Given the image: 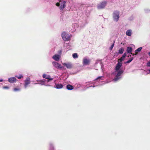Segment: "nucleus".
Listing matches in <instances>:
<instances>
[{"label":"nucleus","mask_w":150,"mask_h":150,"mask_svg":"<svg viewBox=\"0 0 150 150\" xmlns=\"http://www.w3.org/2000/svg\"><path fill=\"white\" fill-rule=\"evenodd\" d=\"M62 36L63 40L65 41L69 40L70 39V37L69 35H67L66 33L63 32L62 34Z\"/></svg>","instance_id":"obj_1"},{"label":"nucleus","mask_w":150,"mask_h":150,"mask_svg":"<svg viewBox=\"0 0 150 150\" xmlns=\"http://www.w3.org/2000/svg\"><path fill=\"white\" fill-rule=\"evenodd\" d=\"M113 18L115 21L117 22L119 18V12L117 11H115L113 13Z\"/></svg>","instance_id":"obj_2"},{"label":"nucleus","mask_w":150,"mask_h":150,"mask_svg":"<svg viewBox=\"0 0 150 150\" xmlns=\"http://www.w3.org/2000/svg\"><path fill=\"white\" fill-rule=\"evenodd\" d=\"M124 71L122 70H120L117 72L115 78L113 80L114 81H117L120 79V76L123 72Z\"/></svg>","instance_id":"obj_3"},{"label":"nucleus","mask_w":150,"mask_h":150,"mask_svg":"<svg viewBox=\"0 0 150 150\" xmlns=\"http://www.w3.org/2000/svg\"><path fill=\"white\" fill-rule=\"evenodd\" d=\"M52 64L57 69H60L62 68L61 65L57 62H53Z\"/></svg>","instance_id":"obj_4"},{"label":"nucleus","mask_w":150,"mask_h":150,"mask_svg":"<svg viewBox=\"0 0 150 150\" xmlns=\"http://www.w3.org/2000/svg\"><path fill=\"white\" fill-rule=\"evenodd\" d=\"M106 2L104 1L98 5V8L99 9L104 8L106 4Z\"/></svg>","instance_id":"obj_5"},{"label":"nucleus","mask_w":150,"mask_h":150,"mask_svg":"<svg viewBox=\"0 0 150 150\" xmlns=\"http://www.w3.org/2000/svg\"><path fill=\"white\" fill-rule=\"evenodd\" d=\"M30 78L28 77L26 78L25 80V81L24 86L25 88H26L27 87L28 85L30 83Z\"/></svg>","instance_id":"obj_6"},{"label":"nucleus","mask_w":150,"mask_h":150,"mask_svg":"<svg viewBox=\"0 0 150 150\" xmlns=\"http://www.w3.org/2000/svg\"><path fill=\"white\" fill-rule=\"evenodd\" d=\"M42 77L43 78L48 79V82H49L50 81H52L53 80V78H50V76L49 75H47L45 74H44L42 75Z\"/></svg>","instance_id":"obj_7"},{"label":"nucleus","mask_w":150,"mask_h":150,"mask_svg":"<svg viewBox=\"0 0 150 150\" xmlns=\"http://www.w3.org/2000/svg\"><path fill=\"white\" fill-rule=\"evenodd\" d=\"M122 66V63L120 62H118V63L116 64V67L115 68V70L116 71H118L120 67H121Z\"/></svg>","instance_id":"obj_8"},{"label":"nucleus","mask_w":150,"mask_h":150,"mask_svg":"<svg viewBox=\"0 0 150 150\" xmlns=\"http://www.w3.org/2000/svg\"><path fill=\"white\" fill-rule=\"evenodd\" d=\"M60 57V56L58 54H55L52 57L53 59L57 61H58L59 60Z\"/></svg>","instance_id":"obj_9"},{"label":"nucleus","mask_w":150,"mask_h":150,"mask_svg":"<svg viewBox=\"0 0 150 150\" xmlns=\"http://www.w3.org/2000/svg\"><path fill=\"white\" fill-rule=\"evenodd\" d=\"M63 64L64 66H65L68 69H71L72 67V65L70 63H63Z\"/></svg>","instance_id":"obj_10"},{"label":"nucleus","mask_w":150,"mask_h":150,"mask_svg":"<svg viewBox=\"0 0 150 150\" xmlns=\"http://www.w3.org/2000/svg\"><path fill=\"white\" fill-rule=\"evenodd\" d=\"M8 80L9 82L13 83L14 82L16 81V79L15 77H11L9 78Z\"/></svg>","instance_id":"obj_11"},{"label":"nucleus","mask_w":150,"mask_h":150,"mask_svg":"<svg viewBox=\"0 0 150 150\" xmlns=\"http://www.w3.org/2000/svg\"><path fill=\"white\" fill-rule=\"evenodd\" d=\"M127 52L128 53H130L131 54H132L133 55H134V54H132L131 53V52L132 51V48L131 47H127Z\"/></svg>","instance_id":"obj_12"},{"label":"nucleus","mask_w":150,"mask_h":150,"mask_svg":"<svg viewBox=\"0 0 150 150\" xmlns=\"http://www.w3.org/2000/svg\"><path fill=\"white\" fill-rule=\"evenodd\" d=\"M90 62V61L87 59H84L83 60V63L84 64H88Z\"/></svg>","instance_id":"obj_13"},{"label":"nucleus","mask_w":150,"mask_h":150,"mask_svg":"<svg viewBox=\"0 0 150 150\" xmlns=\"http://www.w3.org/2000/svg\"><path fill=\"white\" fill-rule=\"evenodd\" d=\"M63 87V85L59 83L57 84L56 85L55 88L57 89H60L62 88Z\"/></svg>","instance_id":"obj_14"},{"label":"nucleus","mask_w":150,"mask_h":150,"mask_svg":"<svg viewBox=\"0 0 150 150\" xmlns=\"http://www.w3.org/2000/svg\"><path fill=\"white\" fill-rule=\"evenodd\" d=\"M142 47H140L139 48H138L135 51V53L134 54V55H137L138 54V52H140L141 50L142 49Z\"/></svg>","instance_id":"obj_15"},{"label":"nucleus","mask_w":150,"mask_h":150,"mask_svg":"<svg viewBox=\"0 0 150 150\" xmlns=\"http://www.w3.org/2000/svg\"><path fill=\"white\" fill-rule=\"evenodd\" d=\"M66 3V2L65 1H63V3H62L63 5H61L60 7V9H61L62 10H63L65 8V6H66V5H65Z\"/></svg>","instance_id":"obj_16"},{"label":"nucleus","mask_w":150,"mask_h":150,"mask_svg":"<svg viewBox=\"0 0 150 150\" xmlns=\"http://www.w3.org/2000/svg\"><path fill=\"white\" fill-rule=\"evenodd\" d=\"M132 31L131 30H128L126 32V34L127 36H130L132 35Z\"/></svg>","instance_id":"obj_17"},{"label":"nucleus","mask_w":150,"mask_h":150,"mask_svg":"<svg viewBox=\"0 0 150 150\" xmlns=\"http://www.w3.org/2000/svg\"><path fill=\"white\" fill-rule=\"evenodd\" d=\"M67 88L69 90H72L74 88V87L71 85L69 84L67 86Z\"/></svg>","instance_id":"obj_18"},{"label":"nucleus","mask_w":150,"mask_h":150,"mask_svg":"<svg viewBox=\"0 0 150 150\" xmlns=\"http://www.w3.org/2000/svg\"><path fill=\"white\" fill-rule=\"evenodd\" d=\"M124 51V48H121L119 50L118 52L120 54H122L123 53Z\"/></svg>","instance_id":"obj_19"},{"label":"nucleus","mask_w":150,"mask_h":150,"mask_svg":"<svg viewBox=\"0 0 150 150\" xmlns=\"http://www.w3.org/2000/svg\"><path fill=\"white\" fill-rule=\"evenodd\" d=\"M73 57L74 58H77L78 57V56L76 53H74L73 54Z\"/></svg>","instance_id":"obj_20"},{"label":"nucleus","mask_w":150,"mask_h":150,"mask_svg":"<svg viewBox=\"0 0 150 150\" xmlns=\"http://www.w3.org/2000/svg\"><path fill=\"white\" fill-rule=\"evenodd\" d=\"M49 146L50 149L51 150H53L54 149V147L52 144H50L49 145Z\"/></svg>","instance_id":"obj_21"},{"label":"nucleus","mask_w":150,"mask_h":150,"mask_svg":"<svg viewBox=\"0 0 150 150\" xmlns=\"http://www.w3.org/2000/svg\"><path fill=\"white\" fill-rule=\"evenodd\" d=\"M133 57H132V58H130L129 60L127 61V62L125 63H129L131 61H132V60H133Z\"/></svg>","instance_id":"obj_22"},{"label":"nucleus","mask_w":150,"mask_h":150,"mask_svg":"<svg viewBox=\"0 0 150 150\" xmlns=\"http://www.w3.org/2000/svg\"><path fill=\"white\" fill-rule=\"evenodd\" d=\"M45 81H44L42 80H40L39 81H38V82H40L41 83V84L42 85H43L45 83Z\"/></svg>","instance_id":"obj_23"},{"label":"nucleus","mask_w":150,"mask_h":150,"mask_svg":"<svg viewBox=\"0 0 150 150\" xmlns=\"http://www.w3.org/2000/svg\"><path fill=\"white\" fill-rule=\"evenodd\" d=\"M123 58L122 57H121L118 60V62H121L123 60Z\"/></svg>","instance_id":"obj_24"},{"label":"nucleus","mask_w":150,"mask_h":150,"mask_svg":"<svg viewBox=\"0 0 150 150\" xmlns=\"http://www.w3.org/2000/svg\"><path fill=\"white\" fill-rule=\"evenodd\" d=\"M16 77L18 79H21L23 77V76L22 75H20L18 76H16Z\"/></svg>","instance_id":"obj_25"},{"label":"nucleus","mask_w":150,"mask_h":150,"mask_svg":"<svg viewBox=\"0 0 150 150\" xmlns=\"http://www.w3.org/2000/svg\"><path fill=\"white\" fill-rule=\"evenodd\" d=\"M114 43H115V41H114L113 44L110 47V50H112V49L114 47Z\"/></svg>","instance_id":"obj_26"},{"label":"nucleus","mask_w":150,"mask_h":150,"mask_svg":"<svg viewBox=\"0 0 150 150\" xmlns=\"http://www.w3.org/2000/svg\"><path fill=\"white\" fill-rule=\"evenodd\" d=\"M20 90V89L19 88H15L14 89V91H19Z\"/></svg>","instance_id":"obj_27"},{"label":"nucleus","mask_w":150,"mask_h":150,"mask_svg":"<svg viewBox=\"0 0 150 150\" xmlns=\"http://www.w3.org/2000/svg\"><path fill=\"white\" fill-rule=\"evenodd\" d=\"M126 55V53H125L123 54L122 57L123 58H125Z\"/></svg>","instance_id":"obj_28"},{"label":"nucleus","mask_w":150,"mask_h":150,"mask_svg":"<svg viewBox=\"0 0 150 150\" xmlns=\"http://www.w3.org/2000/svg\"><path fill=\"white\" fill-rule=\"evenodd\" d=\"M146 66L147 67H150V61L147 63Z\"/></svg>","instance_id":"obj_29"},{"label":"nucleus","mask_w":150,"mask_h":150,"mask_svg":"<svg viewBox=\"0 0 150 150\" xmlns=\"http://www.w3.org/2000/svg\"><path fill=\"white\" fill-rule=\"evenodd\" d=\"M56 5L57 6H59L60 4L59 3L57 2L56 4Z\"/></svg>","instance_id":"obj_30"},{"label":"nucleus","mask_w":150,"mask_h":150,"mask_svg":"<svg viewBox=\"0 0 150 150\" xmlns=\"http://www.w3.org/2000/svg\"><path fill=\"white\" fill-rule=\"evenodd\" d=\"M3 88L4 89H8V87L7 86H4L3 87Z\"/></svg>","instance_id":"obj_31"},{"label":"nucleus","mask_w":150,"mask_h":150,"mask_svg":"<svg viewBox=\"0 0 150 150\" xmlns=\"http://www.w3.org/2000/svg\"><path fill=\"white\" fill-rule=\"evenodd\" d=\"M101 77H102V76H99L98 77L97 79H96V80H98L100 79Z\"/></svg>","instance_id":"obj_32"},{"label":"nucleus","mask_w":150,"mask_h":150,"mask_svg":"<svg viewBox=\"0 0 150 150\" xmlns=\"http://www.w3.org/2000/svg\"><path fill=\"white\" fill-rule=\"evenodd\" d=\"M148 54H149V56H150V51L149 52V53H148Z\"/></svg>","instance_id":"obj_33"},{"label":"nucleus","mask_w":150,"mask_h":150,"mask_svg":"<svg viewBox=\"0 0 150 150\" xmlns=\"http://www.w3.org/2000/svg\"><path fill=\"white\" fill-rule=\"evenodd\" d=\"M3 81V80L2 79H0V82H1Z\"/></svg>","instance_id":"obj_34"},{"label":"nucleus","mask_w":150,"mask_h":150,"mask_svg":"<svg viewBox=\"0 0 150 150\" xmlns=\"http://www.w3.org/2000/svg\"><path fill=\"white\" fill-rule=\"evenodd\" d=\"M59 52H60V53H61V52H62V51H61V50H60V51H59Z\"/></svg>","instance_id":"obj_35"},{"label":"nucleus","mask_w":150,"mask_h":150,"mask_svg":"<svg viewBox=\"0 0 150 150\" xmlns=\"http://www.w3.org/2000/svg\"><path fill=\"white\" fill-rule=\"evenodd\" d=\"M148 71H149V72L150 73V69Z\"/></svg>","instance_id":"obj_36"},{"label":"nucleus","mask_w":150,"mask_h":150,"mask_svg":"<svg viewBox=\"0 0 150 150\" xmlns=\"http://www.w3.org/2000/svg\"><path fill=\"white\" fill-rule=\"evenodd\" d=\"M35 83V84H37V83Z\"/></svg>","instance_id":"obj_37"}]
</instances>
